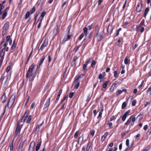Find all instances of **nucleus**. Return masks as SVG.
Masks as SVG:
<instances>
[{
  "label": "nucleus",
  "instance_id": "60",
  "mask_svg": "<svg viewBox=\"0 0 151 151\" xmlns=\"http://www.w3.org/2000/svg\"><path fill=\"white\" fill-rule=\"evenodd\" d=\"M136 101L135 100H134L132 102V106H135L136 105Z\"/></svg>",
  "mask_w": 151,
  "mask_h": 151
},
{
  "label": "nucleus",
  "instance_id": "32",
  "mask_svg": "<svg viewBox=\"0 0 151 151\" xmlns=\"http://www.w3.org/2000/svg\"><path fill=\"white\" fill-rule=\"evenodd\" d=\"M80 47L79 46H76L73 50V51L75 52V53L79 49Z\"/></svg>",
  "mask_w": 151,
  "mask_h": 151
},
{
  "label": "nucleus",
  "instance_id": "49",
  "mask_svg": "<svg viewBox=\"0 0 151 151\" xmlns=\"http://www.w3.org/2000/svg\"><path fill=\"white\" fill-rule=\"evenodd\" d=\"M150 103V101H146L144 104V106L145 107H146L148 105H149Z\"/></svg>",
  "mask_w": 151,
  "mask_h": 151
},
{
  "label": "nucleus",
  "instance_id": "54",
  "mask_svg": "<svg viewBox=\"0 0 151 151\" xmlns=\"http://www.w3.org/2000/svg\"><path fill=\"white\" fill-rule=\"evenodd\" d=\"M31 11V14H32L35 11V7H33L32 8Z\"/></svg>",
  "mask_w": 151,
  "mask_h": 151
},
{
  "label": "nucleus",
  "instance_id": "44",
  "mask_svg": "<svg viewBox=\"0 0 151 151\" xmlns=\"http://www.w3.org/2000/svg\"><path fill=\"white\" fill-rule=\"evenodd\" d=\"M4 6L3 5H0V15H1L2 14V12L1 10L4 9Z\"/></svg>",
  "mask_w": 151,
  "mask_h": 151
},
{
  "label": "nucleus",
  "instance_id": "42",
  "mask_svg": "<svg viewBox=\"0 0 151 151\" xmlns=\"http://www.w3.org/2000/svg\"><path fill=\"white\" fill-rule=\"evenodd\" d=\"M84 36V34L83 33H82L79 37L78 39L79 40H81Z\"/></svg>",
  "mask_w": 151,
  "mask_h": 151
},
{
  "label": "nucleus",
  "instance_id": "14",
  "mask_svg": "<svg viewBox=\"0 0 151 151\" xmlns=\"http://www.w3.org/2000/svg\"><path fill=\"white\" fill-rule=\"evenodd\" d=\"M62 92V89H60L59 91V93L58 94V95L57 98L56 99V100L55 101V103H57L58 101L59 100L60 96Z\"/></svg>",
  "mask_w": 151,
  "mask_h": 151
},
{
  "label": "nucleus",
  "instance_id": "6",
  "mask_svg": "<svg viewBox=\"0 0 151 151\" xmlns=\"http://www.w3.org/2000/svg\"><path fill=\"white\" fill-rule=\"evenodd\" d=\"M104 31L99 33L98 32L96 35V37H97V39L98 41H101L104 37Z\"/></svg>",
  "mask_w": 151,
  "mask_h": 151
},
{
  "label": "nucleus",
  "instance_id": "35",
  "mask_svg": "<svg viewBox=\"0 0 151 151\" xmlns=\"http://www.w3.org/2000/svg\"><path fill=\"white\" fill-rule=\"evenodd\" d=\"M68 98V96L67 95H65L63 97V98L60 101V104H62L63 103V101L67 98Z\"/></svg>",
  "mask_w": 151,
  "mask_h": 151
},
{
  "label": "nucleus",
  "instance_id": "51",
  "mask_svg": "<svg viewBox=\"0 0 151 151\" xmlns=\"http://www.w3.org/2000/svg\"><path fill=\"white\" fill-rule=\"evenodd\" d=\"M127 116H125V115H123L122 116V121H124L125 120V119L127 118Z\"/></svg>",
  "mask_w": 151,
  "mask_h": 151
},
{
  "label": "nucleus",
  "instance_id": "45",
  "mask_svg": "<svg viewBox=\"0 0 151 151\" xmlns=\"http://www.w3.org/2000/svg\"><path fill=\"white\" fill-rule=\"evenodd\" d=\"M9 35H8L6 37V42H7L11 39Z\"/></svg>",
  "mask_w": 151,
  "mask_h": 151
},
{
  "label": "nucleus",
  "instance_id": "62",
  "mask_svg": "<svg viewBox=\"0 0 151 151\" xmlns=\"http://www.w3.org/2000/svg\"><path fill=\"white\" fill-rule=\"evenodd\" d=\"M74 94V93L73 92H71V93H70L69 95V97L70 98H71L73 96Z\"/></svg>",
  "mask_w": 151,
  "mask_h": 151
},
{
  "label": "nucleus",
  "instance_id": "21",
  "mask_svg": "<svg viewBox=\"0 0 151 151\" xmlns=\"http://www.w3.org/2000/svg\"><path fill=\"white\" fill-rule=\"evenodd\" d=\"M133 143H132V144L130 146H129V139H127L126 142V146L128 147V148H131L132 146Z\"/></svg>",
  "mask_w": 151,
  "mask_h": 151
},
{
  "label": "nucleus",
  "instance_id": "43",
  "mask_svg": "<svg viewBox=\"0 0 151 151\" xmlns=\"http://www.w3.org/2000/svg\"><path fill=\"white\" fill-rule=\"evenodd\" d=\"M83 76V75L81 74L78 77H77V78H76L75 79L77 80L78 81H79V79L80 78H82Z\"/></svg>",
  "mask_w": 151,
  "mask_h": 151
},
{
  "label": "nucleus",
  "instance_id": "13",
  "mask_svg": "<svg viewBox=\"0 0 151 151\" xmlns=\"http://www.w3.org/2000/svg\"><path fill=\"white\" fill-rule=\"evenodd\" d=\"M6 50H5V48H3L1 52L0 53V56L1 58H4V55L5 54Z\"/></svg>",
  "mask_w": 151,
  "mask_h": 151
},
{
  "label": "nucleus",
  "instance_id": "4",
  "mask_svg": "<svg viewBox=\"0 0 151 151\" xmlns=\"http://www.w3.org/2000/svg\"><path fill=\"white\" fill-rule=\"evenodd\" d=\"M22 125H20L19 122H18V124L17 125V127L15 132V134L14 135V137H16L17 136L19 135L20 132L21 131V129L22 128Z\"/></svg>",
  "mask_w": 151,
  "mask_h": 151
},
{
  "label": "nucleus",
  "instance_id": "55",
  "mask_svg": "<svg viewBox=\"0 0 151 151\" xmlns=\"http://www.w3.org/2000/svg\"><path fill=\"white\" fill-rule=\"evenodd\" d=\"M65 103L63 104L61 106L60 109L62 110L64 109L65 108Z\"/></svg>",
  "mask_w": 151,
  "mask_h": 151
},
{
  "label": "nucleus",
  "instance_id": "20",
  "mask_svg": "<svg viewBox=\"0 0 151 151\" xmlns=\"http://www.w3.org/2000/svg\"><path fill=\"white\" fill-rule=\"evenodd\" d=\"M83 34L85 35L86 37L87 36L88 34V28L86 27H84L83 29Z\"/></svg>",
  "mask_w": 151,
  "mask_h": 151
},
{
  "label": "nucleus",
  "instance_id": "26",
  "mask_svg": "<svg viewBox=\"0 0 151 151\" xmlns=\"http://www.w3.org/2000/svg\"><path fill=\"white\" fill-rule=\"evenodd\" d=\"M72 35H68L66 38L64 39L63 40L64 42H65L68 40H70L71 38Z\"/></svg>",
  "mask_w": 151,
  "mask_h": 151
},
{
  "label": "nucleus",
  "instance_id": "34",
  "mask_svg": "<svg viewBox=\"0 0 151 151\" xmlns=\"http://www.w3.org/2000/svg\"><path fill=\"white\" fill-rule=\"evenodd\" d=\"M127 104L126 102H124L122 104V109H124L126 106Z\"/></svg>",
  "mask_w": 151,
  "mask_h": 151
},
{
  "label": "nucleus",
  "instance_id": "64",
  "mask_svg": "<svg viewBox=\"0 0 151 151\" xmlns=\"http://www.w3.org/2000/svg\"><path fill=\"white\" fill-rule=\"evenodd\" d=\"M138 26H137V25H134L133 26V28L134 29V30L137 29V30H138Z\"/></svg>",
  "mask_w": 151,
  "mask_h": 151
},
{
  "label": "nucleus",
  "instance_id": "7",
  "mask_svg": "<svg viewBox=\"0 0 151 151\" xmlns=\"http://www.w3.org/2000/svg\"><path fill=\"white\" fill-rule=\"evenodd\" d=\"M142 2L139 1L137 4V7H136V10L137 12H140L142 9Z\"/></svg>",
  "mask_w": 151,
  "mask_h": 151
},
{
  "label": "nucleus",
  "instance_id": "50",
  "mask_svg": "<svg viewBox=\"0 0 151 151\" xmlns=\"http://www.w3.org/2000/svg\"><path fill=\"white\" fill-rule=\"evenodd\" d=\"M103 109H102L101 110V111L99 112V116L97 117V118L98 119L100 117H101V115L102 114V112H103Z\"/></svg>",
  "mask_w": 151,
  "mask_h": 151
},
{
  "label": "nucleus",
  "instance_id": "31",
  "mask_svg": "<svg viewBox=\"0 0 151 151\" xmlns=\"http://www.w3.org/2000/svg\"><path fill=\"white\" fill-rule=\"evenodd\" d=\"M131 121H132L133 122H134L136 120L135 117L134 116H131L130 117Z\"/></svg>",
  "mask_w": 151,
  "mask_h": 151
},
{
  "label": "nucleus",
  "instance_id": "29",
  "mask_svg": "<svg viewBox=\"0 0 151 151\" xmlns=\"http://www.w3.org/2000/svg\"><path fill=\"white\" fill-rule=\"evenodd\" d=\"M45 59V57L44 56L42 59H41L39 63V66H40L41 65L42 63H43V61Z\"/></svg>",
  "mask_w": 151,
  "mask_h": 151
},
{
  "label": "nucleus",
  "instance_id": "16",
  "mask_svg": "<svg viewBox=\"0 0 151 151\" xmlns=\"http://www.w3.org/2000/svg\"><path fill=\"white\" fill-rule=\"evenodd\" d=\"M108 135V133L107 132L104 133V135L102 136L101 138V141L103 142Z\"/></svg>",
  "mask_w": 151,
  "mask_h": 151
},
{
  "label": "nucleus",
  "instance_id": "11",
  "mask_svg": "<svg viewBox=\"0 0 151 151\" xmlns=\"http://www.w3.org/2000/svg\"><path fill=\"white\" fill-rule=\"evenodd\" d=\"M50 105V101L49 100H47L44 106L43 109L45 110L47 109Z\"/></svg>",
  "mask_w": 151,
  "mask_h": 151
},
{
  "label": "nucleus",
  "instance_id": "9",
  "mask_svg": "<svg viewBox=\"0 0 151 151\" xmlns=\"http://www.w3.org/2000/svg\"><path fill=\"white\" fill-rule=\"evenodd\" d=\"M80 82L79 81H78L75 79L74 81V88L76 89H77L80 85Z\"/></svg>",
  "mask_w": 151,
  "mask_h": 151
},
{
  "label": "nucleus",
  "instance_id": "53",
  "mask_svg": "<svg viewBox=\"0 0 151 151\" xmlns=\"http://www.w3.org/2000/svg\"><path fill=\"white\" fill-rule=\"evenodd\" d=\"M91 146V145L90 143H89L87 145V147L86 148V151H88Z\"/></svg>",
  "mask_w": 151,
  "mask_h": 151
},
{
  "label": "nucleus",
  "instance_id": "8",
  "mask_svg": "<svg viewBox=\"0 0 151 151\" xmlns=\"http://www.w3.org/2000/svg\"><path fill=\"white\" fill-rule=\"evenodd\" d=\"M9 23L8 22H6L4 25L3 29V32L6 33V31L9 28Z\"/></svg>",
  "mask_w": 151,
  "mask_h": 151
},
{
  "label": "nucleus",
  "instance_id": "41",
  "mask_svg": "<svg viewBox=\"0 0 151 151\" xmlns=\"http://www.w3.org/2000/svg\"><path fill=\"white\" fill-rule=\"evenodd\" d=\"M131 119L129 118V119L127 121V122L125 123V125H128L131 122Z\"/></svg>",
  "mask_w": 151,
  "mask_h": 151
},
{
  "label": "nucleus",
  "instance_id": "24",
  "mask_svg": "<svg viewBox=\"0 0 151 151\" xmlns=\"http://www.w3.org/2000/svg\"><path fill=\"white\" fill-rule=\"evenodd\" d=\"M138 30H139L141 33H142L145 30L144 27H138Z\"/></svg>",
  "mask_w": 151,
  "mask_h": 151
},
{
  "label": "nucleus",
  "instance_id": "5",
  "mask_svg": "<svg viewBox=\"0 0 151 151\" xmlns=\"http://www.w3.org/2000/svg\"><path fill=\"white\" fill-rule=\"evenodd\" d=\"M14 102V101L13 99H10L9 100L7 104L5 105V106L3 114H4L5 112L6 108H11L13 105Z\"/></svg>",
  "mask_w": 151,
  "mask_h": 151
},
{
  "label": "nucleus",
  "instance_id": "23",
  "mask_svg": "<svg viewBox=\"0 0 151 151\" xmlns=\"http://www.w3.org/2000/svg\"><path fill=\"white\" fill-rule=\"evenodd\" d=\"M130 63V60L128 59L127 57H126L125 58L124 60V64L126 65Z\"/></svg>",
  "mask_w": 151,
  "mask_h": 151
},
{
  "label": "nucleus",
  "instance_id": "30",
  "mask_svg": "<svg viewBox=\"0 0 151 151\" xmlns=\"http://www.w3.org/2000/svg\"><path fill=\"white\" fill-rule=\"evenodd\" d=\"M7 42H5L4 44V48H5V50H6V51H7L9 49V48L8 47H6L7 45Z\"/></svg>",
  "mask_w": 151,
  "mask_h": 151
},
{
  "label": "nucleus",
  "instance_id": "10",
  "mask_svg": "<svg viewBox=\"0 0 151 151\" xmlns=\"http://www.w3.org/2000/svg\"><path fill=\"white\" fill-rule=\"evenodd\" d=\"M6 99H7L6 97V94L4 93L2 96L1 98V102L3 103H5L6 101Z\"/></svg>",
  "mask_w": 151,
  "mask_h": 151
},
{
  "label": "nucleus",
  "instance_id": "2",
  "mask_svg": "<svg viewBox=\"0 0 151 151\" xmlns=\"http://www.w3.org/2000/svg\"><path fill=\"white\" fill-rule=\"evenodd\" d=\"M29 111H26L21 119L22 122H26L27 123H29L32 119V116L29 115Z\"/></svg>",
  "mask_w": 151,
  "mask_h": 151
},
{
  "label": "nucleus",
  "instance_id": "28",
  "mask_svg": "<svg viewBox=\"0 0 151 151\" xmlns=\"http://www.w3.org/2000/svg\"><path fill=\"white\" fill-rule=\"evenodd\" d=\"M108 83V81H106L104 82V83L103 85V87L105 89L106 88Z\"/></svg>",
  "mask_w": 151,
  "mask_h": 151
},
{
  "label": "nucleus",
  "instance_id": "18",
  "mask_svg": "<svg viewBox=\"0 0 151 151\" xmlns=\"http://www.w3.org/2000/svg\"><path fill=\"white\" fill-rule=\"evenodd\" d=\"M105 76V73L103 72L102 73H100L99 76V79L101 80Z\"/></svg>",
  "mask_w": 151,
  "mask_h": 151
},
{
  "label": "nucleus",
  "instance_id": "38",
  "mask_svg": "<svg viewBox=\"0 0 151 151\" xmlns=\"http://www.w3.org/2000/svg\"><path fill=\"white\" fill-rule=\"evenodd\" d=\"M40 22L37 26L38 29H40L41 27V23L42 21V19H40Z\"/></svg>",
  "mask_w": 151,
  "mask_h": 151
},
{
  "label": "nucleus",
  "instance_id": "27",
  "mask_svg": "<svg viewBox=\"0 0 151 151\" xmlns=\"http://www.w3.org/2000/svg\"><path fill=\"white\" fill-rule=\"evenodd\" d=\"M41 143H38L37 145V146L36 147V151H38L39 150L40 146H41Z\"/></svg>",
  "mask_w": 151,
  "mask_h": 151
},
{
  "label": "nucleus",
  "instance_id": "57",
  "mask_svg": "<svg viewBox=\"0 0 151 151\" xmlns=\"http://www.w3.org/2000/svg\"><path fill=\"white\" fill-rule=\"evenodd\" d=\"M71 25H69L67 28V31H68V33H70V29L71 28Z\"/></svg>",
  "mask_w": 151,
  "mask_h": 151
},
{
  "label": "nucleus",
  "instance_id": "52",
  "mask_svg": "<svg viewBox=\"0 0 151 151\" xmlns=\"http://www.w3.org/2000/svg\"><path fill=\"white\" fill-rule=\"evenodd\" d=\"M95 133V131L93 130H91L90 131V134L93 137V136Z\"/></svg>",
  "mask_w": 151,
  "mask_h": 151
},
{
  "label": "nucleus",
  "instance_id": "63",
  "mask_svg": "<svg viewBox=\"0 0 151 151\" xmlns=\"http://www.w3.org/2000/svg\"><path fill=\"white\" fill-rule=\"evenodd\" d=\"M130 113V110H129L127 111H126L124 114V115L126 116H127V115H128Z\"/></svg>",
  "mask_w": 151,
  "mask_h": 151
},
{
  "label": "nucleus",
  "instance_id": "25",
  "mask_svg": "<svg viewBox=\"0 0 151 151\" xmlns=\"http://www.w3.org/2000/svg\"><path fill=\"white\" fill-rule=\"evenodd\" d=\"M149 9L148 8H147L145 9L144 14V17H145V18L146 17V15L148 14V13L149 11Z\"/></svg>",
  "mask_w": 151,
  "mask_h": 151
},
{
  "label": "nucleus",
  "instance_id": "46",
  "mask_svg": "<svg viewBox=\"0 0 151 151\" xmlns=\"http://www.w3.org/2000/svg\"><path fill=\"white\" fill-rule=\"evenodd\" d=\"M79 133V131H77L76 132L74 136V137L75 138H77Z\"/></svg>",
  "mask_w": 151,
  "mask_h": 151
},
{
  "label": "nucleus",
  "instance_id": "15",
  "mask_svg": "<svg viewBox=\"0 0 151 151\" xmlns=\"http://www.w3.org/2000/svg\"><path fill=\"white\" fill-rule=\"evenodd\" d=\"M145 20L144 19H142L141 22L139 24L138 27H145Z\"/></svg>",
  "mask_w": 151,
  "mask_h": 151
},
{
  "label": "nucleus",
  "instance_id": "37",
  "mask_svg": "<svg viewBox=\"0 0 151 151\" xmlns=\"http://www.w3.org/2000/svg\"><path fill=\"white\" fill-rule=\"evenodd\" d=\"M7 15V12H4L2 17V19H4L6 17V16Z\"/></svg>",
  "mask_w": 151,
  "mask_h": 151
},
{
  "label": "nucleus",
  "instance_id": "56",
  "mask_svg": "<svg viewBox=\"0 0 151 151\" xmlns=\"http://www.w3.org/2000/svg\"><path fill=\"white\" fill-rule=\"evenodd\" d=\"M37 16H38V15H36L35 16V22L34 23V24H36L37 23L38 21L39 20V19H38L37 20Z\"/></svg>",
  "mask_w": 151,
  "mask_h": 151
},
{
  "label": "nucleus",
  "instance_id": "17",
  "mask_svg": "<svg viewBox=\"0 0 151 151\" xmlns=\"http://www.w3.org/2000/svg\"><path fill=\"white\" fill-rule=\"evenodd\" d=\"M44 123V121H42V123L39 125H37L36 126V128L35 130L36 131L38 132L39 130L40 127H41Z\"/></svg>",
  "mask_w": 151,
  "mask_h": 151
},
{
  "label": "nucleus",
  "instance_id": "39",
  "mask_svg": "<svg viewBox=\"0 0 151 151\" xmlns=\"http://www.w3.org/2000/svg\"><path fill=\"white\" fill-rule=\"evenodd\" d=\"M96 62L94 60H93L91 65V67L93 68L94 66L96 65Z\"/></svg>",
  "mask_w": 151,
  "mask_h": 151
},
{
  "label": "nucleus",
  "instance_id": "48",
  "mask_svg": "<svg viewBox=\"0 0 151 151\" xmlns=\"http://www.w3.org/2000/svg\"><path fill=\"white\" fill-rule=\"evenodd\" d=\"M123 92V91L121 90H118L117 91V93L116 94V96H118L119 95L121 94Z\"/></svg>",
  "mask_w": 151,
  "mask_h": 151
},
{
  "label": "nucleus",
  "instance_id": "33",
  "mask_svg": "<svg viewBox=\"0 0 151 151\" xmlns=\"http://www.w3.org/2000/svg\"><path fill=\"white\" fill-rule=\"evenodd\" d=\"M46 12L45 11H43L40 16V17H41V19H42V20L43 19V18L45 16L46 14Z\"/></svg>",
  "mask_w": 151,
  "mask_h": 151
},
{
  "label": "nucleus",
  "instance_id": "47",
  "mask_svg": "<svg viewBox=\"0 0 151 151\" xmlns=\"http://www.w3.org/2000/svg\"><path fill=\"white\" fill-rule=\"evenodd\" d=\"M114 76L115 78H117L118 77L117 71L116 70H115L114 72Z\"/></svg>",
  "mask_w": 151,
  "mask_h": 151
},
{
  "label": "nucleus",
  "instance_id": "58",
  "mask_svg": "<svg viewBox=\"0 0 151 151\" xmlns=\"http://www.w3.org/2000/svg\"><path fill=\"white\" fill-rule=\"evenodd\" d=\"M122 29L121 28H119L118 29L117 31L116 35V36H117L119 35V32Z\"/></svg>",
  "mask_w": 151,
  "mask_h": 151
},
{
  "label": "nucleus",
  "instance_id": "40",
  "mask_svg": "<svg viewBox=\"0 0 151 151\" xmlns=\"http://www.w3.org/2000/svg\"><path fill=\"white\" fill-rule=\"evenodd\" d=\"M84 137L83 134H82L81 136L79 137V141H80L81 142H82L83 140Z\"/></svg>",
  "mask_w": 151,
  "mask_h": 151
},
{
  "label": "nucleus",
  "instance_id": "59",
  "mask_svg": "<svg viewBox=\"0 0 151 151\" xmlns=\"http://www.w3.org/2000/svg\"><path fill=\"white\" fill-rule=\"evenodd\" d=\"M87 65L86 63L83 65V70H86V67Z\"/></svg>",
  "mask_w": 151,
  "mask_h": 151
},
{
  "label": "nucleus",
  "instance_id": "19",
  "mask_svg": "<svg viewBox=\"0 0 151 151\" xmlns=\"http://www.w3.org/2000/svg\"><path fill=\"white\" fill-rule=\"evenodd\" d=\"M13 141L10 142L9 143V145L10 147V150L11 151H12L13 149Z\"/></svg>",
  "mask_w": 151,
  "mask_h": 151
},
{
  "label": "nucleus",
  "instance_id": "36",
  "mask_svg": "<svg viewBox=\"0 0 151 151\" xmlns=\"http://www.w3.org/2000/svg\"><path fill=\"white\" fill-rule=\"evenodd\" d=\"M30 14V13L29 11H28L27 12V13L25 15V19H27L29 17V16Z\"/></svg>",
  "mask_w": 151,
  "mask_h": 151
},
{
  "label": "nucleus",
  "instance_id": "61",
  "mask_svg": "<svg viewBox=\"0 0 151 151\" xmlns=\"http://www.w3.org/2000/svg\"><path fill=\"white\" fill-rule=\"evenodd\" d=\"M10 69V66H8L7 67L6 69V73H8Z\"/></svg>",
  "mask_w": 151,
  "mask_h": 151
},
{
  "label": "nucleus",
  "instance_id": "3",
  "mask_svg": "<svg viewBox=\"0 0 151 151\" xmlns=\"http://www.w3.org/2000/svg\"><path fill=\"white\" fill-rule=\"evenodd\" d=\"M48 40L45 39H43L41 42L39 46V47L40 46V50L42 51L44 49V48L48 44Z\"/></svg>",
  "mask_w": 151,
  "mask_h": 151
},
{
  "label": "nucleus",
  "instance_id": "12",
  "mask_svg": "<svg viewBox=\"0 0 151 151\" xmlns=\"http://www.w3.org/2000/svg\"><path fill=\"white\" fill-rule=\"evenodd\" d=\"M16 45L17 44L16 43V41L15 40H14L13 42V43L11 47V51H12V52H13L14 51V49L16 47Z\"/></svg>",
  "mask_w": 151,
  "mask_h": 151
},
{
  "label": "nucleus",
  "instance_id": "1",
  "mask_svg": "<svg viewBox=\"0 0 151 151\" xmlns=\"http://www.w3.org/2000/svg\"><path fill=\"white\" fill-rule=\"evenodd\" d=\"M35 66L32 64L29 68L26 75L27 78H29V81H32L35 76V75L37 71L35 68Z\"/></svg>",
  "mask_w": 151,
  "mask_h": 151
},
{
  "label": "nucleus",
  "instance_id": "22",
  "mask_svg": "<svg viewBox=\"0 0 151 151\" xmlns=\"http://www.w3.org/2000/svg\"><path fill=\"white\" fill-rule=\"evenodd\" d=\"M35 143L34 141L32 142L30 144V146L32 148V150H34Z\"/></svg>",
  "mask_w": 151,
  "mask_h": 151
}]
</instances>
